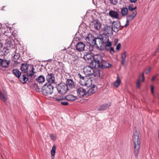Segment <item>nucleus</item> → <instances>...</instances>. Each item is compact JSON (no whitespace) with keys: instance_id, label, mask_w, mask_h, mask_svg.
Segmentation results:
<instances>
[{"instance_id":"338daca9","label":"nucleus","mask_w":159,"mask_h":159,"mask_svg":"<svg viewBox=\"0 0 159 159\" xmlns=\"http://www.w3.org/2000/svg\"><path fill=\"white\" fill-rule=\"evenodd\" d=\"M70 48L69 46L68 47V48Z\"/></svg>"},{"instance_id":"6e6d98bb","label":"nucleus","mask_w":159,"mask_h":159,"mask_svg":"<svg viewBox=\"0 0 159 159\" xmlns=\"http://www.w3.org/2000/svg\"><path fill=\"white\" fill-rule=\"evenodd\" d=\"M14 57L15 58H16L17 59H18L19 57V56H18L15 55L14 56Z\"/></svg>"},{"instance_id":"39448f33","label":"nucleus","mask_w":159,"mask_h":159,"mask_svg":"<svg viewBox=\"0 0 159 159\" xmlns=\"http://www.w3.org/2000/svg\"><path fill=\"white\" fill-rule=\"evenodd\" d=\"M58 93L61 94H65L69 91L68 85L64 83H61L57 86Z\"/></svg>"},{"instance_id":"6e6552de","label":"nucleus","mask_w":159,"mask_h":159,"mask_svg":"<svg viewBox=\"0 0 159 159\" xmlns=\"http://www.w3.org/2000/svg\"><path fill=\"white\" fill-rule=\"evenodd\" d=\"M93 68H95L90 65V66L84 67L83 68V71L85 75H94V72Z\"/></svg>"},{"instance_id":"0e129e2a","label":"nucleus","mask_w":159,"mask_h":159,"mask_svg":"<svg viewBox=\"0 0 159 159\" xmlns=\"http://www.w3.org/2000/svg\"><path fill=\"white\" fill-rule=\"evenodd\" d=\"M158 48L159 49V45H158Z\"/></svg>"},{"instance_id":"4468645a","label":"nucleus","mask_w":159,"mask_h":159,"mask_svg":"<svg viewBox=\"0 0 159 159\" xmlns=\"http://www.w3.org/2000/svg\"><path fill=\"white\" fill-rule=\"evenodd\" d=\"M11 62L10 60H7L6 59H2L1 61L0 66L4 68H7Z\"/></svg>"},{"instance_id":"a18cd8bd","label":"nucleus","mask_w":159,"mask_h":159,"mask_svg":"<svg viewBox=\"0 0 159 159\" xmlns=\"http://www.w3.org/2000/svg\"><path fill=\"white\" fill-rule=\"evenodd\" d=\"M61 105H65V106L67 105H68V104H69L68 102H65V101L61 102Z\"/></svg>"},{"instance_id":"a211bd4d","label":"nucleus","mask_w":159,"mask_h":159,"mask_svg":"<svg viewBox=\"0 0 159 159\" xmlns=\"http://www.w3.org/2000/svg\"><path fill=\"white\" fill-rule=\"evenodd\" d=\"M109 16L113 18L116 19H118V14L116 11L111 10L109 12Z\"/></svg>"},{"instance_id":"7c9ffc66","label":"nucleus","mask_w":159,"mask_h":159,"mask_svg":"<svg viewBox=\"0 0 159 159\" xmlns=\"http://www.w3.org/2000/svg\"><path fill=\"white\" fill-rule=\"evenodd\" d=\"M141 77V75L140 74L139 76L138 80L136 82V86L137 88L138 89H140V78Z\"/></svg>"},{"instance_id":"ea45409f","label":"nucleus","mask_w":159,"mask_h":159,"mask_svg":"<svg viewBox=\"0 0 159 159\" xmlns=\"http://www.w3.org/2000/svg\"><path fill=\"white\" fill-rule=\"evenodd\" d=\"M76 96L70 95V101H74L77 99Z\"/></svg>"},{"instance_id":"473e14b6","label":"nucleus","mask_w":159,"mask_h":159,"mask_svg":"<svg viewBox=\"0 0 159 159\" xmlns=\"http://www.w3.org/2000/svg\"><path fill=\"white\" fill-rule=\"evenodd\" d=\"M54 98L55 99L56 101H60L62 100L63 99V98L62 96H55L54 97Z\"/></svg>"},{"instance_id":"20e7f679","label":"nucleus","mask_w":159,"mask_h":159,"mask_svg":"<svg viewBox=\"0 0 159 159\" xmlns=\"http://www.w3.org/2000/svg\"><path fill=\"white\" fill-rule=\"evenodd\" d=\"M81 85L83 86L78 88L77 90V93L78 96L80 98L83 97H87L86 96V91L85 88L90 87V84L87 83H84V84H81Z\"/></svg>"},{"instance_id":"4d7b16f0","label":"nucleus","mask_w":159,"mask_h":159,"mask_svg":"<svg viewBox=\"0 0 159 159\" xmlns=\"http://www.w3.org/2000/svg\"><path fill=\"white\" fill-rule=\"evenodd\" d=\"M66 83L67 84H70V79H68L67 80V81H66Z\"/></svg>"},{"instance_id":"412c9836","label":"nucleus","mask_w":159,"mask_h":159,"mask_svg":"<svg viewBox=\"0 0 159 159\" xmlns=\"http://www.w3.org/2000/svg\"><path fill=\"white\" fill-rule=\"evenodd\" d=\"M19 80L23 84H25L28 80V78L26 77V75H21L19 78H18Z\"/></svg>"},{"instance_id":"c85d7f7f","label":"nucleus","mask_w":159,"mask_h":159,"mask_svg":"<svg viewBox=\"0 0 159 159\" xmlns=\"http://www.w3.org/2000/svg\"><path fill=\"white\" fill-rule=\"evenodd\" d=\"M84 58L86 61L87 60L89 61L90 59H92L91 56V55L89 53H86L85 54H84Z\"/></svg>"},{"instance_id":"2eb2a0df","label":"nucleus","mask_w":159,"mask_h":159,"mask_svg":"<svg viewBox=\"0 0 159 159\" xmlns=\"http://www.w3.org/2000/svg\"><path fill=\"white\" fill-rule=\"evenodd\" d=\"M103 30L105 33L111 35L113 34V31L111 26H106L103 28Z\"/></svg>"},{"instance_id":"dca6fc26","label":"nucleus","mask_w":159,"mask_h":159,"mask_svg":"<svg viewBox=\"0 0 159 159\" xmlns=\"http://www.w3.org/2000/svg\"><path fill=\"white\" fill-rule=\"evenodd\" d=\"M96 91L95 86L93 85L86 91V96H88L92 95L95 93Z\"/></svg>"},{"instance_id":"680f3d73","label":"nucleus","mask_w":159,"mask_h":159,"mask_svg":"<svg viewBox=\"0 0 159 159\" xmlns=\"http://www.w3.org/2000/svg\"><path fill=\"white\" fill-rule=\"evenodd\" d=\"M134 10H135L137 8V7L135 6L134 7H133Z\"/></svg>"},{"instance_id":"bb28decb","label":"nucleus","mask_w":159,"mask_h":159,"mask_svg":"<svg viewBox=\"0 0 159 159\" xmlns=\"http://www.w3.org/2000/svg\"><path fill=\"white\" fill-rule=\"evenodd\" d=\"M120 83V80L118 75L117 76L116 80L114 83V85L116 87H118Z\"/></svg>"},{"instance_id":"0eeeda50","label":"nucleus","mask_w":159,"mask_h":159,"mask_svg":"<svg viewBox=\"0 0 159 159\" xmlns=\"http://www.w3.org/2000/svg\"><path fill=\"white\" fill-rule=\"evenodd\" d=\"M97 38H95L91 34H88V36L85 38V39L92 48L97 45L96 40Z\"/></svg>"},{"instance_id":"7ed1b4c3","label":"nucleus","mask_w":159,"mask_h":159,"mask_svg":"<svg viewBox=\"0 0 159 159\" xmlns=\"http://www.w3.org/2000/svg\"><path fill=\"white\" fill-rule=\"evenodd\" d=\"M53 86L50 83L45 84L42 88V92L45 95L51 94L53 89Z\"/></svg>"},{"instance_id":"09e8293b","label":"nucleus","mask_w":159,"mask_h":159,"mask_svg":"<svg viewBox=\"0 0 159 159\" xmlns=\"http://www.w3.org/2000/svg\"><path fill=\"white\" fill-rule=\"evenodd\" d=\"M129 21L126 20V24H125V25L122 26V27H127L129 25Z\"/></svg>"},{"instance_id":"c9c22d12","label":"nucleus","mask_w":159,"mask_h":159,"mask_svg":"<svg viewBox=\"0 0 159 159\" xmlns=\"http://www.w3.org/2000/svg\"><path fill=\"white\" fill-rule=\"evenodd\" d=\"M34 87L35 89L36 92H39L40 90V88H39L37 84L35 83L34 85Z\"/></svg>"},{"instance_id":"ddd939ff","label":"nucleus","mask_w":159,"mask_h":159,"mask_svg":"<svg viewBox=\"0 0 159 159\" xmlns=\"http://www.w3.org/2000/svg\"><path fill=\"white\" fill-rule=\"evenodd\" d=\"M111 42H109L105 44V48L106 50L109 51L111 54H113L115 52L113 48L111 47Z\"/></svg>"},{"instance_id":"f03ea898","label":"nucleus","mask_w":159,"mask_h":159,"mask_svg":"<svg viewBox=\"0 0 159 159\" xmlns=\"http://www.w3.org/2000/svg\"><path fill=\"white\" fill-rule=\"evenodd\" d=\"M133 139L134 143V153L136 157L138 156L140 145V140L139 138V134L136 130H134Z\"/></svg>"},{"instance_id":"e433bc0d","label":"nucleus","mask_w":159,"mask_h":159,"mask_svg":"<svg viewBox=\"0 0 159 159\" xmlns=\"http://www.w3.org/2000/svg\"><path fill=\"white\" fill-rule=\"evenodd\" d=\"M134 18L132 17V16L130 15L127 17L126 20L128 21L129 22L130 21L132 20Z\"/></svg>"},{"instance_id":"c03bdc74","label":"nucleus","mask_w":159,"mask_h":159,"mask_svg":"<svg viewBox=\"0 0 159 159\" xmlns=\"http://www.w3.org/2000/svg\"><path fill=\"white\" fill-rule=\"evenodd\" d=\"M121 46V44L120 43H119L116 46V50H118L120 48Z\"/></svg>"},{"instance_id":"393cba45","label":"nucleus","mask_w":159,"mask_h":159,"mask_svg":"<svg viewBox=\"0 0 159 159\" xmlns=\"http://www.w3.org/2000/svg\"><path fill=\"white\" fill-rule=\"evenodd\" d=\"M13 72L16 76L18 78H19L21 75V72L17 69H13Z\"/></svg>"},{"instance_id":"de8ad7c7","label":"nucleus","mask_w":159,"mask_h":159,"mask_svg":"<svg viewBox=\"0 0 159 159\" xmlns=\"http://www.w3.org/2000/svg\"><path fill=\"white\" fill-rule=\"evenodd\" d=\"M129 10L130 11H132L134 10V8L132 7V6L130 5L129 6L128 8Z\"/></svg>"},{"instance_id":"cd10ccee","label":"nucleus","mask_w":159,"mask_h":159,"mask_svg":"<svg viewBox=\"0 0 159 159\" xmlns=\"http://www.w3.org/2000/svg\"><path fill=\"white\" fill-rule=\"evenodd\" d=\"M56 147L55 145H54L52 148L51 151V153L52 156V158L53 159L54 158V156L56 152Z\"/></svg>"},{"instance_id":"13d9d810","label":"nucleus","mask_w":159,"mask_h":159,"mask_svg":"<svg viewBox=\"0 0 159 159\" xmlns=\"http://www.w3.org/2000/svg\"><path fill=\"white\" fill-rule=\"evenodd\" d=\"M159 51V49L157 48L156 51L155 52V54H156L157 52H158Z\"/></svg>"},{"instance_id":"9d476101","label":"nucleus","mask_w":159,"mask_h":159,"mask_svg":"<svg viewBox=\"0 0 159 159\" xmlns=\"http://www.w3.org/2000/svg\"><path fill=\"white\" fill-rule=\"evenodd\" d=\"M102 38L98 37V40L99 43L101 44H106L109 42V41L108 36L106 34H103L101 36Z\"/></svg>"},{"instance_id":"603ef678","label":"nucleus","mask_w":159,"mask_h":159,"mask_svg":"<svg viewBox=\"0 0 159 159\" xmlns=\"http://www.w3.org/2000/svg\"><path fill=\"white\" fill-rule=\"evenodd\" d=\"M144 73H143L142 74V82H143L144 80Z\"/></svg>"},{"instance_id":"a19ab883","label":"nucleus","mask_w":159,"mask_h":159,"mask_svg":"<svg viewBox=\"0 0 159 159\" xmlns=\"http://www.w3.org/2000/svg\"><path fill=\"white\" fill-rule=\"evenodd\" d=\"M50 136L51 139L52 140H55L56 139V137L55 134H50Z\"/></svg>"},{"instance_id":"f3484780","label":"nucleus","mask_w":159,"mask_h":159,"mask_svg":"<svg viewBox=\"0 0 159 159\" xmlns=\"http://www.w3.org/2000/svg\"><path fill=\"white\" fill-rule=\"evenodd\" d=\"M111 105V103H105L100 105L98 108V110L99 111H102L106 110Z\"/></svg>"},{"instance_id":"5fc2aeb1","label":"nucleus","mask_w":159,"mask_h":159,"mask_svg":"<svg viewBox=\"0 0 159 159\" xmlns=\"http://www.w3.org/2000/svg\"><path fill=\"white\" fill-rule=\"evenodd\" d=\"M137 0H130V2H131L135 3Z\"/></svg>"},{"instance_id":"37998d69","label":"nucleus","mask_w":159,"mask_h":159,"mask_svg":"<svg viewBox=\"0 0 159 159\" xmlns=\"http://www.w3.org/2000/svg\"><path fill=\"white\" fill-rule=\"evenodd\" d=\"M151 70V67H149L145 71V73L146 74H148L150 72Z\"/></svg>"},{"instance_id":"6ab92c4d","label":"nucleus","mask_w":159,"mask_h":159,"mask_svg":"<svg viewBox=\"0 0 159 159\" xmlns=\"http://www.w3.org/2000/svg\"><path fill=\"white\" fill-rule=\"evenodd\" d=\"M29 65L27 63H22L21 64L20 69L24 73L27 72L29 67Z\"/></svg>"},{"instance_id":"72a5a7b5","label":"nucleus","mask_w":159,"mask_h":159,"mask_svg":"<svg viewBox=\"0 0 159 159\" xmlns=\"http://www.w3.org/2000/svg\"><path fill=\"white\" fill-rule=\"evenodd\" d=\"M78 76L80 78V81H85L86 79H87L86 77H84V76L82 75L80 73H79L78 74Z\"/></svg>"},{"instance_id":"9b49d317","label":"nucleus","mask_w":159,"mask_h":159,"mask_svg":"<svg viewBox=\"0 0 159 159\" xmlns=\"http://www.w3.org/2000/svg\"><path fill=\"white\" fill-rule=\"evenodd\" d=\"M111 26L113 31L115 32H117L121 29L120 24L118 21H113L111 24Z\"/></svg>"},{"instance_id":"5701e85b","label":"nucleus","mask_w":159,"mask_h":159,"mask_svg":"<svg viewBox=\"0 0 159 159\" xmlns=\"http://www.w3.org/2000/svg\"><path fill=\"white\" fill-rule=\"evenodd\" d=\"M126 57V52L125 51L122 53L121 55V64L122 66H124L125 61V58Z\"/></svg>"},{"instance_id":"a878e982","label":"nucleus","mask_w":159,"mask_h":159,"mask_svg":"<svg viewBox=\"0 0 159 159\" xmlns=\"http://www.w3.org/2000/svg\"><path fill=\"white\" fill-rule=\"evenodd\" d=\"M78 42H77L76 39L74 38L73 40V41L71 42V44L70 45V46L71 47V50H73V48L74 49L75 48H76V44L77 43H78Z\"/></svg>"},{"instance_id":"49530a36","label":"nucleus","mask_w":159,"mask_h":159,"mask_svg":"<svg viewBox=\"0 0 159 159\" xmlns=\"http://www.w3.org/2000/svg\"><path fill=\"white\" fill-rule=\"evenodd\" d=\"M99 77L100 78L102 79L103 75H102V71H99Z\"/></svg>"},{"instance_id":"052dcab7","label":"nucleus","mask_w":159,"mask_h":159,"mask_svg":"<svg viewBox=\"0 0 159 159\" xmlns=\"http://www.w3.org/2000/svg\"><path fill=\"white\" fill-rule=\"evenodd\" d=\"M68 97V96H66V98L67 100H68V101H70V99H68L67 98V97Z\"/></svg>"},{"instance_id":"e2e57ef3","label":"nucleus","mask_w":159,"mask_h":159,"mask_svg":"<svg viewBox=\"0 0 159 159\" xmlns=\"http://www.w3.org/2000/svg\"><path fill=\"white\" fill-rule=\"evenodd\" d=\"M66 50V48H65V49H63V50H61V51H62V50Z\"/></svg>"},{"instance_id":"b1692460","label":"nucleus","mask_w":159,"mask_h":159,"mask_svg":"<svg viewBox=\"0 0 159 159\" xmlns=\"http://www.w3.org/2000/svg\"><path fill=\"white\" fill-rule=\"evenodd\" d=\"M120 13L122 16H124L127 15L128 13V9L126 7H123L121 9Z\"/></svg>"},{"instance_id":"423d86ee","label":"nucleus","mask_w":159,"mask_h":159,"mask_svg":"<svg viewBox=\"0 0 159 159\" xmlns=\"http://www.w3.org/2000/svg\"><path fill=\"white\" fill-rule=\"evenodd\" d=\"M78 52L76 50H70V55L71 56V64L75 65L77 64L78 61Z\"/></svg>"},{"instance_id":"1a4fd4ad","label":"nucleus","mask_w":159,"mask_h":159,"mask_svg":"<svg viewBox=\"0 0 159 159\" xmlns=\"http://www.w3.org/2000/svg\"><path fill=\"white\" fill-rule=\"evenodd\" d=\"M55 74L53 72H47L46 76V80L48 82V83L52 84L55 82Z\"/></svg>"},{"instance_id":"4c0bfd02","label":"nucleus","mask_w":159,"mask_h":159,"mask_svg":"<svg viewBox=\"0 0 159 159\" xmlns=\"http://www.w3.org/2000/svg\"><path fill=\"white\" fill-rule=\"evenodd\" d=\"M111 3L113 5H116L118 3V0H109Z\"/></svg>"},{"instance_id":"f8f14e48","label":"nucleus","mask_w":159,"mask_h":159,"mask_svg":"<svg viewBox=\"0 0 159 159\" xmlns=\"http://www.w3.org/2000/svg\"><path fill=\"white\" fill-rule=\"evenodd\" d=\"M85 47L84 43L83 42H78L76 45L75 49L77 51L81 52L84 50Z\"/></svg>"},{"instance_id":"58836bf2","label":"nucleus","mask_w":159,"mask_h":159,"mask_svg":"<svg viewBox=\"0 0 159 159\" xmlns=\"http://www.w3.org/2000/svg\"><path fill=\"white\" fill-rule=\"evenodd\" d=\"M75 85L74 84L73 81L70 79V89L75 88Z\"/></svg>"},{"instance_id":"f257e3e1","label":"nucleus","mask_w":159,"mask_h":159,"mask_svg":"<svg viewBox=\"0 0 159 159\" xmlns=\"http://www.w3.org/2000/svg\"><path fill=\"white\" fill-rule=\"evenodd\" d=\"M92 58L93 59L91 60L90 65L95 69L99 68L102 69L108 68L111 66V65L109 63L104 57H101L99 54L95 55Z\"/></svg>"},{"instance_id":"bf43d9fd","label":"nucleus","mask_w":159,"mask_h":159,"mask_svg":"<svg viewBox=\"0 0 159 159\" xmlns=\"http://www.w3.org/2000/svg\"><path fill=\"white\" fill-rule=\"evenodd\" d=\"M34 68L33 67H32L31 70L32 71H34Z\"/></svg>"},{"instance_id":"864d4df0","label":"nucleus","mask_w":159,"mask_h":159,"mask_svg":"<svg viewBox=\"0 0 159 159\" xmlns=\"http://www.w3.org/2000/svg\"><path fill=\"white\" fill-rule=\"evenodd\" d=\"M156 77V76H153L152 77V81H153L155 80V79Z\"/></svg>"},{"instance_id":"2f4dec72","label":"nucleus","mask_w":159,"mask_h":159,"mask_svg":"<svg viewBox=\"0 0 159 159\" xmlns=\"http://www.w3.org/2000/svg\"><path fill=\"white\" fill-rule=\"evenodd\" d=\"M36 72L34 71H32L31 70H30L29 72H27L26 73V75L28 77H32L33 75Z\"/></svg>"},{"instance_id":"c756f323","label":"nucleus","mask_w":159,"mask_h":159,"mask_svg":"<svg viewBox=\"0 0 159 159\" xmlns=\"http://www.w3.org/2000/svg\"><path fill=\"white\" fill-rule=\"evenodd\" d=\"M96 46V48L98 49L100 51H102L105 48V45L104 44H101V45L99 47L97 44Z\"/></svg>"},{"instance_id":"69168bd1","label":"nucleus","mask_w":159,"mask_h":159,"mask_svg":"<svg viewBox=\"0 0 159 159\" xmlns=\"http://www.w3.org/2000/svg\"><path fill=\"white\" fill-rule=\"evenodd\" d=\"M74 159H77L76 158H74Z\"/></svg>"},{"instance_id":"79ce46f5","label":"nucleus","mask_w":159,"mask_h":159,"mask_svg":"<svg viewBox=\"0 0 159 159\" xmlns=\"http://www.w3.org/2000/svg\"><path fill=\"white\" fill-rule=\"evenodd\" d=\"M137 12L136 11H134L130 15L133 17V18H134L137 14Z\"/></svg>"},{"instance_id":"aec40b11","label":"nucleus","mask_w":159,"mask_h":159,"mask_svg":"<svg viewBox=\"0 0 159 159\" xmlns=\"http://www.w3.org/2000/svg\"><path fill=\"white\" fill-rule=\"evenodd\" d=\"M92 26L96 29H99L101 26V24L99 21H94L93 22Z\"/></svg>"},{"instance_id":"8fccbe9b","label":"nucleus","mask_w":159,"mask_h":159,"mask_svg":"<svg viewBox=\"0 0 159 159\" xmlns=\"http://www.w3.org/2000/svg\"><path fill=\"white\" fill-rule=\"evenodd\" d=\"M153 89L154 87L152 85L151 86V92L152 94H153L154 93Z\"/></svg>"},{"instance_id":"3c124183","label":"nucleus","mask_w":159,"mask_h":159,"mask_svg":"<svg viewBox=\"0 0 159 159\" xmlns=\"http://www.w3.org/2000/svg\"><path fill=\"white\" fill-rule=\"evenodd\" d=\"M4 35L8 36H9L10 34V33H7L6 31H5L4 33Z\"/></svg>"},{"instance_id":"4be33fe9","label":"nucleus","mask_w":159,"mask_h":159,"mask_svg":"<svg viewBox=\"0 0 159 159\" xmlns=\"http://www.w3.org/2000/svg\"><path fill=\"white\" fill-rule=\"evenodd\" d=\"M36 80L39 84L43 83L45 81V78L44 76L40 75L36 79Z\"/></svg>"},{"instance_id":"f704fd0d","label":"nucleus","mask_w":159,"mask_h":159,"mask_svg":"<svg viewBox=\"0 0 159 159\" xmlns=\"http://www.w3.org/2000/svg\"><path fill=\"white\" fill-rule=\"evenodd\" d=\"M0 98L4 102H6L7 101V97H6L3 94H2V93H1V94H0Z\"/></svg>"}]
</instances>
